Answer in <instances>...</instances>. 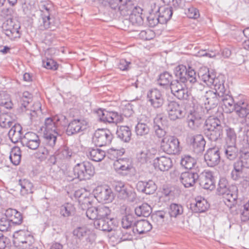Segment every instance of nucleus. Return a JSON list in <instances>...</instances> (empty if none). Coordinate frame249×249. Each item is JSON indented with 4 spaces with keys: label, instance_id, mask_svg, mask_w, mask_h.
<instances>
[{
    "label": "nucleus",
    "instance_id": "obj_1",
    "mask_svg": "<svg viewBox=\"0 0 249 249\" xmlns=\"http://www.w3.org/2000/svg\"><path fill=\"white\" fill-rule=\"evenodd\" d=\"M34 242L32 235L27 231L20 230L13 235V243L19 249H28Z\"/></svg>",
    "mask_w": 249,
    "mask_h": 249
},
{
    "label": "nucleus",
    "instance_id": "obj_2",
    "mask_svg": "<svg viewBox=\"0 0 249 249\" xmlns=\"http://www.w3.org/2000/svg\"><path fill=\"white\" fill-rule=\"evenodd\" d=\"M74 175L80 180L90 179L95 174V168L89 161L77 164L74 169Z\"/></svg>",
    "mask_w": 249,
    "mask_h": 249
},
{
    "label": "nucleus",
    "instance_id": "obj_3",
    "mask_svg": "<svg viewBox=\"0 0 249 249\" xmlns=\"http://www.w3.org/2000/svg\"><path fill=\"white\" fill-rule=\"evenodd\" d=\"M176 77L179 82L185 83L187 81L194 83L196 82V74L195 70L191 67L188 68L186 66L180 64L175 67L174 71Z\"/></svg>",
    "mask_w": 249,
    "mask_h": 249
},
{
    "label": "nucleus",
    "instance_id": "obj_4",
    "mask_svg": "<svg viewBox=\"0 0 249 249\" xmlns=\"http://www.w3.org/2000/svg\"><path fill=\"white\" fill-rule=\"evenodd\" d=\"M160 147L162 150L170 155L178 154L180 152L178 140L173 136H166L161 141Z\"/></svg>",
    "mask_w": 249,
    "mask_h": 249
},
{
    "label": "nucleus",
    "instance_id": "obj_5",
    "mask_svg": "<svg viewBox=\"0 0 249 249\" xmlns=\"http://www.w3.org/2000/svg\"><path fill=\"white\" fill-rule=\"evenodd\" d=\"M205 129L209 132L212 140H217L222 133V127L219 119L214 117H209L205 122Z\"/></svg>",
    "mask_w": 249,
    "mask_h": 249
},
{
    "label": "nucleus",
    "instance_id": "obj_6",
    "mask_svg": "<svg viewBox=\"0 0 249 249\" xmlns=\"http://www.w3.org/2000/svg\"><path fill=\"white\" fill-rule=\"evenodd\" d=\"M113 168L117 174L122 176H127L134 170L132 162L128 158H119L115 160Z\"/></svg>",
    "mask_w": 249,
    "mask_h": 249
},
{
    "label": "nucleus",
    "instance_id": "obj_7",
    "mask_svg": "<svg viewBox=\"0 0 249 249\" xmlns=\"http://www.w3.org/2000/svg\"><path fill=\"white\" fill-rule=\"evenodd\" d=\"M110 213L111 211L109 209V213L107 215L101 217L96 221V226L98 228L107 232H110L116 229L118 227V222L111 217Z\"/></svg>",
    "mask_w": 249,
    "mask_h": 249
},
{
    "label": "nucleus",
    "instance_id": "obj_8",
    "mask_svg": "<svg viewBox=\"0 0 249 249\" xmlns=\"http://www.w3.org/2000/svg\"><path fill=\"white\" fill-rule=\"evenodd\" d=\"M66 117L63 115H57L45 119L44 123V132L57 131L56 129L67 124Z\"/></svg>",
    "mask_w": 249,
    "mask_h": 249
},
{
    "label": "nucleus",
    "instance_id": "obj_9",
    "mask_svg": "<svg viewBox=\"0 0 249 249\" xmlns=\"http://www.w3.org/2000/svg\"><path fill=\"white\" fill-rule=\"evenodd\" d=\"M112 139V134L109 130L98 129L94 133L92 141L96 146L101 147L109 144Z\"/></svg>",
    "mask_w": 249,
    "mask_h": 249
},
{
    "label": "nucleus",
    "instance_id": "obj_10",
    "mask_svg": "<svg viewBox=\"0 0 249 249\" xmlns=\"http://www.w3.org/2000/svg\"><path fill=\"white\" fill-rule=\"evenodd\" d=\"M19 23L11 18L7 19L3 24V29L5 34L11 40H14L20 37Z\"/></svg>",
    "mask_w": 249,
    "mask_h": 249
},
{
    "label": "nucleus",
    "instance_id": "obj_11",
    "mask_svg": "<svg viewBox=\"0 0 249 249\" xmlns=\"http://www.w3.org/2000/svg\"><path fill=\"white\" fill-rule=\"evenodd\" d=\"M98 113L100 119L104 122L117 124L123 123L124 121L122 115L116 111L99 109Z\"/></svg>",
    "mask_w": 249,
    "mask_h": 249
},
{
    "label": "nucleus",
    "instance_id": "obj_12",
    "mask_svg": "<svg viewBox=\"0 0 249 249\" xmlns=\"http://www.w3.org/2000/svg\"><path fill=\"white\" fill-rule=\"evenodd\" d=\"M89 127L87 120L83 118L72 120L69 124L66 132L69 135H73L86 130Z\"/></svg>",
    "mask_w": 249,
    "mask_h": 249
},
{
    "label": "nucleus",
    "instance_id": "obj_13",
    "mask_svg": "<svg viewBox=\"0 0 249 249\" xmlns=\"http://www.w3.org/2000/svg\"><path fill=\"white\" fill-rule=\"evenodd\" d=\"M95 197L100 201L108 203L113 199L111 189L107 186H98L93 191Z\"/></svg>",
    "mask_w": 249,
    "mask_h": 249
},
{
    "label": "nucleus",
    "instance_id": "obj_14",
    "mask_svg": "<svg viewBox=\"0 0 249 249\" xmlns=\"http://www.w3.org/2000/svg\"><path fill=\"white\" fill-rule=\"evenodd\" d=\"M172 93L179 100H187L189 96L188 88L178 80L171 85Z\"/></svg>",
    "mask_w": 249,
    "mask_h": 249
},
{
    "label": "nucleus",
    "instance_id": "obj_15",
    "mask_svg": "<svg viewBox=\"0 0 249 249\" xmlns=\"http://www.w3.org/2000/svg\"><path fill=\"white\" fill-rule=\"evenodd\" d=\"M109 213V208L106 207H99L97 208L91 207L87 211V216L90 219L95 220L94 224L96 225V221L100 219L101 217L107 215Z\"/></svg>",
    "mask_w": 249,
    "mask_h": 249
},
{
    "label": "nucleus",
    "instance_id": "obj_16",
    "mask_svg": "<svg viewBox=\"0 0 249 249\" xmlns=\"http://www.w3.org/2000/svg\"><path fill=\"white\" fill-rule=\"evenodd\" d=\"M147 98L151 105L155 108L161 107L164 103V98L161 92L157 89H154L147 94Z\"/></svg>",
    "mask_w": 249,
    "mask_h": 249
},
{
    "label": "nucleus",
    "instance_id": "obj_17",
    "mask_svg": "<svg viewBox=\"0 0 249 249\" xmlns=\"http://www.w3.org/2000/svg\"><path fill=\"white\" fill-rule=\"evenodd\" d=\"M114 190L117 193L118 197L122 199H125L132 196L134 193L131 187L125 185L121 181L116 182Z\"/></svg>",
    "mask_w": 249,
    "mask_h": 249
},
{
    "label": "nucleus",
    "instance_id": "obj_18",
    "mask_svg": "<svg viewBox=\"0 0 249 249\" xmlns=\"http://www.w3.org/2000/svg\"><path fill=\"white\" fill-rule=\"evenodd\" d=\"M204 158L208 166H214L220 162L219 151L215 148L209 149L205 154Z\"/></svg>",
    "mask_w": 249,
    "mask_h": 249
},
{
    "label": "nucleus",
    "instance_id": "obj_19",
    "mask_svg": "<svg viewBox=\"0 0 249 249\" xmlns=\"http://www.w3.org/2000/svg\"><path fill=\"white\" fill-rule=\"evenodd\" d=\"M219 194L223 195L225 204L230 208L235 207L237 204V194L232 193L226 187H225L223 191L221 189L219 191Z\"/></svg>",
    "mask_w": 249,
    "mask_h": 249
},
{
    "label": "nucleus",
    "instance_id": "obj_20",
    "mask_svg": "<svg viewBox=\"0 0 249 249\" xmlns=\"http://www.w3.org/2000/svg\"><path fill=\"white\" fill-rule=\"evenodd\" d=\"M167 112L169 118L172 120L180 119L183 116L182 107L175 102L169 104Z\"/></svg>",
    "mask_w": 249,
    "mask_h": 249
},
{
    "label": "nucleus",
    "instance_id": "obj_21",
    "mask_svg": "<svg viewBox=\"0 0 249 249\" xmlns=\"http://www.w3.org/2000/svg\"><path fill=\"white\" fill-rule=\"evenodd\" d=\"M24 142L29 148L35 150L39 147L40 140L39 136L36 133L29 132L25 134Z\"/></svg>",
    "mask_w": 249,
    "mask_h": 249
},
{
    "label": "nucleus",
    "instance_id": "obj_22",
    "mask_svg": "<svg viewBox=\"0 0 249 249\" xmlns=\"http://www.w3.org/2000/svg\"><path fill=\"white\" fill-rule=\"evenodd\" d=\"M200 186L206 190H212L215 188V181L214 177L211 172H204L200 179Z\"/></svg>",
    "mask_w": 249,
    "mask_h": 249
},
{
    "label": "nucleus",
    "instance_id": "obj_23",
    "mask_svg": "<svg viewBox=\"0 0 249 249\" xmlns=\"http://www.w3.org/2000/svg\"><path fill=\"white\" fill-rule=\"evenodd\" d=\"M198 178V174L192 172H183L180 177L181 182L185 187L193 186Z\"/></svg>",
    "mask_w": 249,
    "mask_h": 249
},
{
    "label": "nucleus",
    "instance_id": "obj_24",
    "mask_svg": "<svg viewBox=\"0 0 249 249\" xmlns=\"http://www.w3.org/2000/svg\"><path fill=\"white\" fill-rule=\"evenodd\" d=\"M4 213L12 225H18L22 222V216L17 210L10 208L5 210Z\"/></svg>",
    "mask_w": 249,
    "mask_h": 249
},
{
    "label": "nucleus",
    "instance_id": "obj_25",
    "mask_svg": "<svg viewBox=\"0 0 249 249\" xmlns=\"http://www.w3.org/2000/svg\"><path fill=\"white\" fill-rule=\"evenodd\" d=\"M172 160L170 158L161 156L154 160V165L155 168L161 171H167L172 166Z\"/></svg>",
    "mask_w": 249,
    "mask_h": 249
},
{
    "label": "nucleus",
    "instance_id": "obj_26",
    "mask_svg": "<svg viewBox=\"0 0 249 249\" xmlns=\"http://www.w3.org/2000/svg\"><path fill=\"white\" fill-rule=\"evenodd\" d=\"M248 106V105L245 99L243 97H240V99L235 104L234 110L239 117L244 118L247 116L249 113Z\"/></svg>",
    "mask_w": 249,
    "mask_h": 249
},
{
    "label": "nucleus",
    "instance_id": "obj_27",
    "mask_svg": "<svg viewBox=\"0 0 249 249\" xmlns=\"http://www.w3.org/2000/svg\"><path fill=\"white\" fill-rule=\"evenodd\" d=\"M22 130L21 126L18 124H15L10 129L8 135L13 142L16 143L20 140L22 135Z\"/></svg>",
    "mask_w": 249,
    "mask_h": 249
},
{
    "label": "nucleus",
    "instance_id": "obj_28",
    "mask_svg": "<svg viewBox=\"0 0 249 249\" xmlns=\"http://www.w3.org/2000/svg\"><path fill=\"white\" fill-rule=\"evenodd\" d=\"M209 205L207 200L201 197L196 198V203L191 205V208L196 213H202L206 211Z\"/></svg>",
    "mask_w": 249,
    "mask_h": 249
},
{
    "label": "nucleus",
    "instance_id": "obj_29",
    "mask_svg": "<svg viewBox=\"0 0 249 249\" xmlns=\"http://www.w3.org/2000/svg\"><path fill=\"white\" fill-rule=\"evenodd\" d=\"M118 137L124 142H128L130 140L131 132L130 128L125 125H121L118 127L117 131Z\"/></svg>",
    "mask_w": 249,
    "mask_h": 249
},
{
    "label": "nucleus",
    "instance_id": "obj_30",
    "mask_svg": "<svg viewBox=\"0 0 249 249\" xmlns=\"http://www.w3.org/2000/svg\"><path fill=\"white\" fill-rule=\"evenodd\" d=\"M158 20L161 24L166 23L171 19L173 14L171 7L161 8Z\"/></svg>",
    "mask_w": 249,
    "mask_h": 249
},
{
    "label": "nucleus",
    "instance_id": "obj_31",
    "mask_svg": "<svg viewBox=\"0 0 249 249\" xmlns=\"http://www.w3.org/2000/svg\"><path fill=\"white\" fill-rule=\"evenodd\" d=\"M205 97L206 104L210 106V108H213L218 104L219 99V95L216 92L212 90L206 92Z\"/></svg>",
    "mask_w": 249,
    "mask_h": 249
},
{
    "label": "nucleus",
    "instance_id": "obj_32",
    "mask_svg": "<svg viewBox=\"0 0 249 249\" xmlns=\"http://www.w3.org/2000/svg\"><path fill=\"white\" fill-rule=\"evenodd\" d=\"M137 187L139 190L146 194H152L156 189V185L152 181H149L147 182H139L137 184Z\"/></svg>",
    "mask_w": 249,
    "mask_h": 249
},
{
    "label": "nucleus",
    "instance_id": "obj_33",
    "mask_svg": "<svg viewBox=\"0 0 249 249\" xmlns=\"http://www.w3.org/2000/svg\"><path fill=\"white\" fill-rule=\"evenodd\" d=\"M135 212L138 216L147 217L151 213L152 208L147 203H143L135 208Z\"/></svg>",
    "mask_w": 249,
    "mask_h": 249
},
{
    "label": "nucleus",
    "instance_id": "obj_34",
    "mask_svg": "<svg viewBox=\"0 0 249 249\" xmlns=\"http://www.w3.org/2000/svg\"><path fill=\"white\" fill-rule=\"evenodd\" d=\"M15 121V117L10 114L6 113L0 115V126L2 127H10Z\"/></svg>",
    "mask_w": 249,
    "mask_h": 249
},
{
    "label": "nucleus",
    "instance_id": "obj_35",
    "mask_svg": "<svg viewBox=\"0 0 249 249\" xmlns=\"http://www.w3.org/2000/svg\"><path fill=\"white\" fill-rule=\"evenodd\" d=\"M135 226L136 230L139 234L146 233L152 229L151 224L146 220L138 221Z\"/></svg>",
    "mask_w": 249,
    "mask_h": 249
},
{
    "label": "nucleus",
    "instance_id": "obj_36",
    "mask_svg": "<svg viewBox=\"0 0 249 249\" xmlns=\"http://www.w3.org/2000/svg\"><path fill=\"white\" fill-rule=\"evenodd\" d=\"M21 153L19 147L15 146L12 149L10 155V159L14 165H18L20 163L21 159Z\"/></svg>",
    "mask_w": 249,
    "mask_h": 249
},
{
    "label": "nucleus",
    "instance_id": "obj_37",
    "mask_svg": "<svg viewBox=\"0 0 249 249\" xmlns=\"http://www.w3.org/2000/svg\"><path fill=\"white\" fill-rule=\"evenodd\" d=\"M21 186L20 193L22 195H26L33 193L34 186L29 180L23 179L19 180Z\"/></svg>",
    "mask_w": 249,
    "mask_h": 249
},
{
    "label": "nucleus",
    "instance_id": "obj_38",
    "mask_svg": "<svg viewBox=\"0 0 249 249\" xmlns=\"http://www.w3.org/2000/svg\"><path fill=\"white\" fill-rule=\"evenodd\" d=\"M57 136V131L44 132V137L46 144L53 147L55 144Z\"/></svg>",
    "mask_w": 249,
    "mask_h": 249
},
{
    "label": "nucleus",
    "instance_id": "obj_39",
    "mask_svg": "<svg viewBox=\"0 0 249 249\" xmlns=\"http://www.w3.org/2000/svg\"><path fill=\"white\" fill-rule=\"evenodd\" d=\"M222 108L226 113L232 112L235 109L234 100L231 97H228L223 100Z\"/></svg>",
    "mask_w": 249,
    "mask_h": 249
},
{
    "label": "nucleus",
    "instance_id": "obj_40",
    "mask_svg": "<svg viewBox=\"0 0 249 249\" xmlns=\"http://www.w3.org/2000/svg\"><path fill=\"white\" fill-rule=\"evenodd\" d=\"M0 105L7 109H11L13 107V103L9 94L5 92L0 93Z\"/></svg>",
    "mask_w": 249,
    "mask_h": 249
},
{
    "label": "nucleus",
    "instance_id": "obj_41",
    "mask_svg": "<svg viewBox=\"0 0 249 249\" xmlns=\"http://www.w3.org/2000/svg\"><path fill=\"white\" fill-rule=\"evenodd\" d=\"M89 156L92 160L100 161L105 158V152L98 148L91 149L89 152Z\"/></svg>",
    "mask_w": 249,
    "mask_h": 249
},
{
    "label": "nucleus",
    "instance_id": "obj_42",
    "mask_svg": "<svg viewBox=\"0 0 249 249\" xmlns=\"http://www.w3.org/2000/svg\"><path fill=\"white\" fill-rule=\"evenodd\" d=\"M199 76L201 80L208 86H211L213 83V78L212 77L207 68L201 69L199 72Z\"/></svg>",
    "mask_w": 249,
    "mask_h": 249
},
{
    "label": "nucleus",
    "instance_id": "obj_43",
    "mask_svg": "<svg viewBox=\"0 0 249 249\" xmlns=\"http://www.w3.org/2000/svg\"><path fill=\"white\" fill-rule=\"evenodd\" d=\"M191 143L194 148L202 150L204 148L205 141L202 135H197L193 138Z\"/></svg>",
    "mask_w": 249,
    "mask_h": 249
},
{
    "label": "nucleus",
    "instance_id": "obj_44",
    "mask_svg": "<svg viewBox=\"0 0 249 249\" xmlns=\"http://www.w3.org/2000/svg\"><path fill=\"white\" fill-rule=\"evenodd\" d=\"M172 78V75L169 73L164 72L159 75L158 83L161 86H167L170 84Z\"/></svg>",
    "mask_w": 249,
    "mask_h": 249
},
{
    "label": "nucleus",
    "instance_id": "obj_45",
    "mask_svg": "<svg viewBox=\"0 0 249 249\" xmlns=\"http://www.w3.org/2000/svg\"><path fill=\"white\" fill-rule=\"evenodd\" d=\"M135 221V218L133 214L128 213L122 219V226L124 229H128L131 227Z\"/></svg>",
    "mask_w": 249,
    "mask_h": 249
},
{
    "label": "nucleus",
    "instance_id": "obj_46",
    "mask_svg": "<svg viewBox=\"0 0 249 249\" xmlns=\"http://www.w3.org/2000/svg\"><path fill=\"white\" fill-rule=\"evenodd\" d=\"M166 215L165 212L161 211H157L152 214V219L157 225H162L165 222Z\"/></svg>",
    "mask_w": 249,
    "mask_h": 249
},
{
    "label": "nucleus",
    "instance_id": "obj_47",
    "mask_svg": "<svg viewBox=\"0 0 249 249\" xmlns=\"http://www.w3.org/2000/svg\"><path fill=\"white\" fill-rule=\"evenodd\" d=\"M235 163H239L242 167L249 168V152H242L240 154L239 159Z\"/></svg>",
    "mask_w": 249,
    "mask_h": 249
},
{
    "label": "nucleus",
    "instance_id": "obj_48",
    "mask_svg": "<svg viewBox=\"0 0 249 249\" xmlns=\"http://www.w3.org/2000/svg\"><path fill=\"white\" fill-rule=\"evenodd\" d=\"M196 163V160L190 156H185L181 160V165L187 169H191Z\"/></svg>",
    "mask_w": 249,
    "mask_h": 249
},
{
    "label": "nucleus",
    "instance_id": "obj_49",
    "mask_svg": "<svg viewBox=\"0 0 249 249\" xmlns=\"http://www.w3.org/2000/svg\"><path fill=\"white\" fill-rule=\"evenodd\" d=\"M183 209L181 205L175 203L171 204L169 210V214L171 217H176L183 213Z\"/></svg>",
    "mask_w": 249,
    "mask_h": 249
},
{
    "label": "nucleus",
    "instance_id": "obj_50",
    "mask_svg": "<svg viewBox=\"0 0 249 249\" xmlns=\"http://www.w3.org/2000/svg\"><path fill=\"white\" fill-rule=\"evenodd\" d=\"M12 226V224L5 215V213H2L0 214V231H7Z\"/></svg>",
    "mask_w": 249,
    "mask_h": 249
},
{
    "label": "nucleus",
    "instance_id": "obj_51",
    "mask_svg": "<svg viewBox=\"0 0 249 249\" xmlns=\"http://www.w3.org/2000/svg\"><path fill=\"white\" fill-rule=\"evenodd\" d=\"M42 64L44 68L52 71H56L58 69L59 65L53 59L46 58L42 61Z\"/></svg>",
    "mask_w": 249,
    "mask_h": 249
},
{
    "label": "nucleus",
    "instance_id": "obj_52",
    "mask_svg": "<svg viewBox=\"0 0 249 249\" xmlns=\"http://www.w3.org/2000/svg\"><path fill=\"white\" fill-rule=\"evenodd\" d=\"M239 163H234L233 169L231 172V177L233 180H237L241 178L243 167L238 164Z\"/></svg>",
    "mask_w": 249,
    "mask_h": 249
},
{
    "label": "nucleus",
    "instance_id": "obj_53",
    "mask_svg": "<svg viewBox=\"0 0 249 249\" xmlns=\"http://www.w3.org/2000/svg\"><path fill=\"white\" fill-rule=\"evenodd\" d=\"M59 158H69L72 155L71 151L67 146H63L60 147L56 153Z\"/></svg>",
    "mask_w": 249,
    "mask_h": 249
},
{
    "label": "nucleus",
    "instance_id": "obj_54",
    "mask_svg": "<svg viewBox=\"0 0 249 249\" xmlns=\"http://www.w3.org/2000/svg\"><path fill=\"white\" fill-rule=\"evenodd\" d=\"M135 131L137 135L144 136L148 134L149 127L144 123H139L136 126Z\"/></svg>",
    "mask_w": 249,
    "mask_h": 249
},
{
    "label": "nucleus",
    "instance_id": "obj_55",
    "mask_svg": "<svg viewBox=\"0 0 249 249\" xmlns=\"http://www.w3.org/2000/svg\"><path fill=\"white\" fill-rule=\"evenodd\" d=\"M74 209L73 206L69 203L62 205L60 208V214L64 217L69 216Z\"/></svg>",
    "mask_w": 249,
    "mask_h": 249
},
{
    "label": "nucleus",
    "instance_id": "obj_56",
    "mask_svg": "<svg viewBox=\"0 0 249 249\" xmlns=\"http://www.w3.org/2000/svg\"><path fill=\"white\" fill-rule=\"evenodd\" d=\"M32 101V95L28 91H25L23 93L22 96L20 99V103L21 106L26 108L28 104Z\"/></svg>",
    "mask_w": 249,
    "mask_h": 249
},
{
    "label": "nucleus",
    "instance_id": "obj_57",
    "mask_svg": "<svg viewBox=\"0 0 249 249\" xmlns=\"http://www.w3.org/2000/svg\"><path fill=\"white\" fill-rule=\"evenodd\" d=\"M185 14L188 18L193 19H196L200 16L199 11L194 7H191L188 8L185 12Z\"/></svg>",
    "mask_w": 249,
    "mask_h": 249
},
{
    "label": "nucleus",
    "instance_id": "obj_58",
    "mask_svg": "<svg viewBox=\"0 0 249 249\" xmlns=\"http://www.w3.org/2000/svg\"><path fill=\"white\" fill-rule=\"evenodd\" d=\"M155 33L150 29L142 31L140 33L141 38L145 40H151L155 37Z\"/></svg>",
    "mask_w": 249,
    "mask_h": 249
},
{
    "label": "nucleus",
    "instance_id": "obj_59",
    "mask_svg": "<svg viewBox=\"0 0 249 249\" xmlns=\"http://www.w3.org/2000/svg\"><path fill=\"white\" fill-rule=\"evenodd\" d=\"M151 154L149 150H144L142 151L138 155V159L141 161H146L148 159L150 158Z\"/></svg>",
    "mask_w": 249,
    "mask_h": 249
},
{
    "label": "nucleus",
    "instance_id": "obj_60",
    "mask_svg": "<svg viewBox=\"0 0 249 249\" xmlns=\"http://www.w3.org/2000/svg\"><path fill=\"white\" fill-rule=\"evenodd\" d=\"M88 231V230L86 227H78L74 230L73 233L78 238H81L85 236Z\"/></svg>",
    "mask_w": 249,
    "mask_h": 249
},
{
    "label": "nucleus",
    "instance_id": "obj_61",
    "mask_svg": "<svg viewBox=\"0 0 249 249\" xmlns=\"http://www.w3.org/2000/svg\"><path fill=\"white\" fill-rule=\"evenodd\" d=\"M125 153L124 148H121L120 149H110L109 151V153L110 156H112L115 158H118L122 156Z\"/></svg>",
    "mask_w": 249,
    "mask_h": 249
},
{
    "label": "nucleus",
    "instance_id": "obj_62",
    "mask_svg": "<svg viewBox=\"0 0 249 249\" xmlns=\"http://www.w3.org/2000/svg\"><path fill=\"white\" fill-rule=\"evenodd\" d=\"M131 63L126 61L125 59H121L118 65L119 68L122 71L127 70Z\"/></svg>",
    "mask_w": 249,
    "mask_h": 249
},
{
    "label": "nucleus",
    "instance_id": "obj_63",
    "mask_svg": "<svg viewBox=\"0 0 249 249\" xmlns=\"http://www.w3.org/2000/svg\"><path fill=\"white\" fill-rule=\"evenodd\" d=\"M156 135L160 139H164L166 136H168V135H166V131L163 129L158 127L156 129L155 131Z\"/></svg>",
    "mask_w": 249,
    "mask_h": 249
},
{
    "label": "nucleus",
    "instance_id": "obj_64",
    "mask_svg": "<svg viewBox=\"0 0 249 249\" xmlns=\"http://www.w3.org/2000/svg\"><path fill=\"white\" fill-rule=\"evenodd\" d=\"M242 215L245 217L244 220L249 218V200L244 205V211Z\"/></svg>",
    "mask_w": 249,
    "mask_h": 249
}]
</instances>
